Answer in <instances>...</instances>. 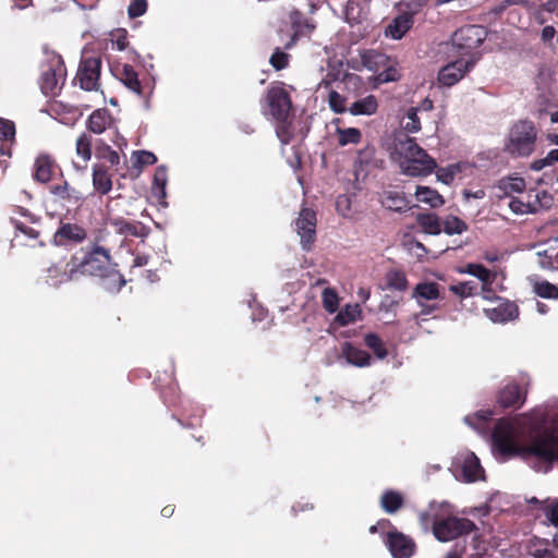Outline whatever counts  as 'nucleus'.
<instances>
[{
  "mask_svg": "<svg viewBox=\"0 0 558 558\" xmlns=\"http://www.w3.org/2000/svg\"><path fill=\"white\" fill-rule=\"evenodd\" d=\"M421 149L423 148L417 145L414 138L401 134L395 140L392 156L399 163V161L409 159L413 157L414 154H418Z\"/></svg>",
  "mask_w": 558,
  "mask_h": 558,
  "instance_id": "aec40b11",
  "label": "nucleus"
},
{
  "mask_svg": "<svg viewBox=\"0 0 558 558\" xmlns=\"http://www.w3.org/2000/svg\"><path fill=\"white\" fill-rule=\"evenodd\" d=\"M76 154L78 157L83 159L84 162H87L92 157V137L82 133L76 140Z\"/></svg>",
  "mask_w": 558,
  "mask_h": 558,
  "instance_id": "a18cd8bd",
  "label": "nucleus"
},
{
  "mask_svg": "<svg viewBox=\"0 0 558 558\" xmlns=\"http://www.w3.org/2000/svg\"><path fill=\"white\" fill-rule=\"evenodd\" d=\"M553 197L546 191L531 189L527 192L512 196L509 201V208L515 215L536 214L542 209L549 208Z\"/></svg>",
  "mask_w": 558,
  "mask_h": 558,
  "instance_id": "423d86ee",
  "label": "nucleus"
},
{
  "mask_svg": "<svg viewBox=\"0 0 558 558\" xmlns=\"http://www.w3.org/2000/svg\"><path fill=\"white\" fill-rule=\"evenodd\" d=\"M486 38V29L480 25H465L457 29L451 37L452 57H470Z\"/></svg>",
  "mask_w": 558,
  "mask_h": 558,
  "instance_id": "39448f33",
  "label": "nucleus"
},
{
  "mask_svg": "<svg viewBox=\"0 0 558 558\" xmlns=\"http://www.w3.org/2000/svg\"><path fill=\"white\" fill-rule=\"evenodd\" d=\"M269 62L276 70H282L289 63V54L277 48L271 54Z\"/></svg>",
  "mask_w": 558,
  "mask_h": 558,
  "instance_id": "6e6d98bb",
  "label": "nucleus"
},
{
  "mask_svg": "<svg viewBox=\"0 0 558 558\" xmlns=\"http://www.w3.org/2000/svg\"><path fill=\"white\" fill-rule=\"evenodd\" d=\"M558 162V148L551 149L544 158L534 160L530 168L534 171H539L545 167L553 166Z\"/></svg>",
  "mask_w": 558,
  "mask_h": 558,
  "instance_id": "603ef678",
  "label": "nucleus"
},
{
  "mask_svg": "<svg viewBox=\"0 0 558 558\" xmlns=\"http://www.w3.org/2000/svg\"><path fill=\"white\" fill-rule=\"evenodd\" d=\"M484 312L487 318L498 324L512 322L519 316V307L515 303L509 301L500 302L496 307L486 308Z\"/></svg>",
  "mask_w": 558,
  "mask_h": 558,
  "instance_id": "a211bd4d",
  "label": "nucleus"
},
{
  "mask_svg": "<svg viewBox=\"0 0 558 558\" xmlns=\"http://www.w3.org/2000/svg\"><path fill=\"white\" fill-rule=\"evenodd\" d=\"M100 70V58L83 57L75 76L80 87L87 92L97 90L99 86Z\"/></svg>",
  "mask_w": 558,
  "mask_h": 558,
  "instance_id": "1a4fd4ad",
  "label": "nucleus"
},
{
  "mask_svg": "<svg viewBox=\"0 0 558 558\" xmlns=\"http://www.w3.org/2000/svg\"><path fill=\"white\" fill-rule=\"evenodd\" d=\"M378 108L377 99L374 95H368L357 99L349 107V112L353 116H372Z\"/></svg>",
  "mask_w": 558,
  "mask_h": 558,
  "instance_id": "7c9ffc66",
  "label": "nucleus"
},
{
  "mask_svg": "<svg viewBox=\"0 0 558 558\" xmlns=\"http://www.w3.org/2000/svg\"><path fill=\"white\" fill-rule=\"evenodd\" d=\"M364 343L368 349H381V339L376 333H367L364 337Z\"/></svg>",
  "mask_w": 558,
  "mask_h": 558,
  "instance_id": "69168bd1",
  "label": "nucleus"
},
{
  "mask_svg": "<svg viewBox=\"0 0 558 558\" xmlns=\"http://www.w3.org/2000/svg\"><path fill=\"white\" fill-rule=\"evenodd\" d=\"M525 181L522 178H504L495 186L496 195L501 197H512L513 194H522L525 191Z\"/></svg>",
  "mask_w": 558,
  "mask_h": 558,
  "instance_id": "393cba45",
  "label": "nucleus"
},
{
  "mask_svg": "<svg viewBox=\"0 0 558 558\" xmlns=\"http://www.w3.org/2000/svg\"><path fill=\"white\" fill-rule=\"evenodd\" d=\"M466 230L468 225L456 216H449L442 222V231L448 235L461 234Z\"/></svg>",
  "mask_w": 558,
  "mask_h": 558,
  "instance_id": "79ce46f5",
  "label": "nucleus"
},
{
  "mask_svg": "<svg viewBox=\"0 0 558 558\" xmlns=\"http://www.w3.org/2000/svg\"><path fill=\"white\" fill-rule=\"evenodd\" d=\"M417 108L412 107L407 111V114L401 122L404 131L409 133H416L421 130V122L417 117Z\"/></svg>",
  "mask_w": 558,
  "mask_h": 558,
  "instance_id": "49530a36",
  "label": "nucleus"
},
{
  "mask_svg": "<svg viewBox=\"0 0 558 558\" xmlns=\"http://www.w3.org/2000/svg\"><path fill=\"white\" fill-rule=\"evenodd\" d=\"M401 77L398 62L389 57V63L377 73L376 81L380 84L396 82Z\"/></svg>",
  "mask_w": 558,
  "mask_h": 558,
  "instance_id": "c9c22d12",
  "label": "nucleus"
},
{
  "mask_svg": "<svg viewBox=\"0 0 558 558\" xmlns=\"http://www.w3.org/2000/svg\"><path fill=\"white\" fill-rule=\"evenodd\" d=\"M120 231L125 235H132L137 238H145L148 234V229L140 222H128L122 221Z\"/></svg>",
  "mask_w": 558,
  "mask_h": 558,
  "instance_id": "09e8293b",
  "label": "nucleus"
},
{
  "mask_svg": "<svg viewBox=\"0 0 558 558\" xmlns=\"http://www.w3.org/2000/svg\"><path fill=\"white\" fill-rule=\"evenodd\" d=\"M538 264L544 269H556L558 268V251L555 248L545 250L538 252Z\"/></svg>",
  "mask_w": 558,
  "mask_h": 558,
  "instance_id": "de8ad7c7",
  "label": "nucleus"
},
{
  "mask_svg": "<svg viewBox=\"0 0 558 558\" xmlns=\"http://www.w3.org/2000/svg\"><path fill=\"white\" fill-rule=\"evenodd\" d=\"M460 271L476 277L484 286L492 279V272L481 264H468Z\"/></svg>",
  "mask_w": 558,
  "mask_h": 558,
  "instance_id": "a19ab883",
  "label": "nucleus"
},
{
  "mask_svg": "<svg viewBox=\"0 0 558 558\" xmlns=\"http://www.w3.org/2000/svg\"><path fill=\"white\" fill-rule=\"evenodd\" d=\"M418 519L425 530L432 527L435 538L441 543L477 530L476 524L470 519L451 515L447 504L432 502L427 510L420 513Z\"/></svg>",
  "mask_w": 558,
  "mask_h": 558,
  "instance_id": "f03ea898",
  "label": "nucleus"
},
{
  "mask_svg": "<svg viewBox=\"0 0 558 558\" xmlns=\"http://www.w3.org/2000/svg\"><path fill=\"white\" fill-rule=\"evenodd\" d=\"M387 286L397 291H405L408 289V280L404 272L400 270H390L386 276Z\"/></svg>",
  "mask_w": 558,
  "mask_h": 558,
  "instance_id": "c03bdc74",
  "label": "nucleus"
},
{
  "mask_svg": "<svg viewBox=\"0 0 558 558\" xmlns=\"http://www.w3.org/2000/svg\"><path fill=\"white\" fill-rule=\"evenodd\" d=\"M65 81V68L61 56L51 54L47 63L41 66L39 85L46 96H54Z\"/></svg>",
  "mask_w": 558,
  "mask_h": 558,
  "instance_id": "0eeeda50",
  "label": "nucleus"
},
{
  "mask_svg": "<svg viewBox=\"0 0 558 558\" xmlns=\"http://www.w3.org/2000/svg\"><path fill=\"white\" fill-rule=\"evenodd\" d=\"M532 556L533 558H557L554 551L548 548L535 549Z\"/></svg>",
  "mask_w": 558,
  "mask_h": 558,
  "instance_id": "774afa93",
  "label": "nucleus"
},
{
  "mask_svg": "<svg viewBox=\"0 0 558 558\" xmlns=\"http://www.w3.org/2000/svg\"><path fill=\"white\" fill-rule=\"evenodd\" d=\"M329 106L335 112L338 113L344 112L347 110L344 106V98L337 92H331L329 94Z\"/></svg>",
  "mask_w": 558,
  "mask_h": 558,
  "instance_id": "680f3d73",
  "label": "nucleus"
},
{
  "mask_svg": "<svg viewBox=\"0 0 558 558\" xmlns=\"http://www.w3.org/2000/svg\"><path fill=\"white\" fill-rule=\"evenodd\" d=\"M267 108H264V114L272 120H284L290 118L291 99L282 85H271L267 89L265 97Z\"/></svg>",
  "mask_w": 558,
  "mask_h": 558,
  "instance_id": "6e6552de",
  "label": "nucleus"
},
{
  "mask_svg": "<svg viewBox=\"0 0 558 558\" xmlns=\"http://www.w3.org/2000/svg\"><path fill=\"white\" fill-rule=\"evenodd\" d=\"M290 118L284 120H274L276 122V134L282 145L290 144L293 137V131L291 128Z\"/></svg>",
  "mask_w": 558,
  "mask_h": 558,
  "instance_id": "37998d69",
  "label": "nucleus"
},
{
  "mask_svg": "<svg viewBox=\"0 0 558 558\" xmlns=\"http://www.w3.org/2000/svg\"><path fill=\"white\" fill-rule=\"evenodd\" d=\"M51 193L56 196L68 198L70 197L69 193V184L68 182H63L62 184L53 185L51 187Z\"/></svg>",
  "mask_w": 558,
  "mask_h": 558,
  "instance_id": "338daca9",
  "label": "nucleus"
},
{
  "mask_svg": "<svg viewBox=\"0 0 558 558\" xmlns=\"http://www.w3.org/2000/svg\"><path fill=\"white\" fill-rule=\"evenodd\" d=\"M416 222L427 234L437 235L442 231V222L439 217L433 213L418 214Z\"/></svg>",
  "mask_w": 558,
  "mask_h": 558,
  "instance_id": "473e14b6",
  "label": "nucleus"
},
{
  "mask_svg": "<svg viewBox=\"0 0 558 558\" xmlns=\"http://www.w3.org/2000/svg\"><path fill=\"white\" fill-rule=\"evenodd\" d=\"M404 506V497L401 493L387 489L380 497V507L387 513H396Z\"/></svg>",
  "mask_w": 558,
  "mask_h": 558,
  "instance_id": "c756f323",
  "label": "nucleus"
},
{
  "mask_svg": "<svg viewBox=\"0 0 558 558\" xmlns=\"http://www.w3.org/2000/svg\"><path fill=\"white\" fill-rule=\"evenodd\" d=\"M290 22L294 31V35L291 41L286 45L287 48H290L294 44V37L307 36L315 28L313 21L306 19L299 10H293L290 12Z\"/></svg>",
  "mask_w": 558,
  "mask_h": 558,
  "instance_id": "5701e85b",
  "label": "nucleus"
},
{
  "mask_svg": "<svg viewBox=\"0 0 558 558\" xmlns=\"http://www.w3.org/2000/svg\"><path fill=\"white\" fill-rule=\"evenodd\" d=\"M492 439L494 448L505 457H535L548 465L555 460L558 461V437L553 432L546 430L536 436L529 446H523L517 440L513 424L507 418H500L494 427Z\"/></svg>",
  "mask_w": 558,
  "mask_h": 558,
  "instance_id": "f257e3e1",
  "label": "nucleus"
},
{
  "mask_svg": "<svg viewBox=\"0 0 558 558\" xmlns=\"http://www.w3.org/2000/svg\"><path fill=\"white\" fill-rule=\"evenodd\" d=\"M484 470L481 466L478 460L476 458L471 460H465L462 465V475L468 483L475 482L480 478L481 473H483Z\"/></svg>",
  "mask_w": 558,
  "mask_h": 558,
  "instance_id": "ea45409f",
  "label": "nucleus"
},
{
  "mask_svg": "<svg viewBox=\"0 0 558 558\" xmlns=\"http://www.w3.org/2000/svg\"><path fill=\"white\" fill-rule=\"evenodd\" d=\"M47 272L46 281L52 287L78 279V269H76L73 258L66 263L52 265Z\"/></svg>",
  "mask_w": 558,
  "mask_h": 558,
  "instance_id": "2eb2a0df",
  "label": "nucleus"
},
{
  "mask_svg": "<svg viewBox=\"0 0 558 558\" xmlns=\"http://www.w3.org/2000/svg\"><path fill=\"white\" fill-rule=\"evenodd\" d=\"M361 316V307L359 304H347L339 311L336 322L342 326L355 322Z\"/></svg>",
  "mask_w": 558,
  "mask_h": 558,
  "instance_id": "4c0bfd02",
  "label": "nucleus"
},
{
  "mask_svg": "<svg viewBox=\"0 0 558 558\" xmlns=\"http://www.w3.org/2000/svg\"><path fill=\"white\" fill-rule=\"evenodd\" d=\"M385 544L393 558H410L416 550L413 538L397 530L387 533Z\"/></svg>",
  "mask_w": 558,
  "mask_h": 558,
  "instance_id": "4468645a",
  "label": "nucleus"
},
{
  "mask_svg": "<svg viewBox=\"0 0 558 558\" xmlns=\"http://www.w3.org/2000/svg\"><path fill=\"white\" fill-rule=\"evenodd\" d=\"M167 184V169L165 166H159L154 175L153 194L159 199L166 197Z\"/></svg>",
  "mask_w": 558,
  "mask_h": 558,
  "instance_id": "58836bf2",
  "label": "nucleus"
},
{
  "mask_svg": "<svg viewBox=\"0 0 558 558\" xmlns=\"http://www.w3.org/2000/svg\"><path fill=\"white\" fill-rule=\"evenodd\" d=\"M412 298L421 307V314L429 315L436 310H438V306L436 304L428 302L436 301L440 298V286L433 281L420 282L413 289Z\"/></svg>",
  "mask_w": 558,
  "mask_h": 558,
  "instance_id": "9b49d317",
  "label": "nucleus"
},
{
  "mask_svg": "<svg viewBox=\"0 0 558 558\" xmlns=\"http://www.w3.org/2000/svg\"><path fill=\"white\" fill-rule=\"evenodd\" d=\"M534 291L538 296L544 299H558V287L548 281L536 282Z\"/></svg>",
  "mask_w": 558,
  "mask_h": 558,
  "instance_id": "8fccbe9b",
  "label": "nucleus"
},
{
  "mask_svg": "<svg viewBox=\"0 0 558 558\" xmlns=\"http://www.w3.org/2000/svg\"><path fill=\"white\" fill-rule=\"evenodd\" d=\"M451 290L462 298H468L476 293L477 284L474 281L461 282L458 286H453Z\"/></svg>",
  "mask_w": 558,
  "mask_h": 558,
  "instance_id": "5fc2aeb1",
  "label": "nucleus"
},
{
  "mask_svg": "<svg viewBox=\"0 0 558 558\" xmlns=\"http://www.w3.org/2000/svg\"><path fill=\"white\" fill-rule=\"evenodd\" d=\"M379 201L381 205L392 211H405L409 206V201L404 193L401 191L387 190L380 194Z\"/></svg>",
  "mask_w": 558,
  "mask_h": 558,
  "instance_id": "4be33fe9",
  "label": "nucleus"
},
{
  "mask_svg": "<svg viewBox=\"0 0 558 558\" xmlns=\"http://www.w3.org/2000/svg\"><path fill=\"white\" fill-rule=\"evenodd\" d=\"M73 260L78 269V277L81 275L97 277L107 290L119 291L125 284L123 276L116 268L117 265L111 262L109 252L102 246L96 245L85 253L81 260L76 257H73Z\"/></svg>",
  "mask_w": 558,
  "mask_h": 558,
  "instance_id": "7ed1b4c3",
  "label": "nucleus"
},
{
  "mask_svg": "<svg viewBox=\"0 0 558 558\" xmlns=\"http://www.w3.org/2000/svg\"><path fill=\"white\" fill-rule=\"evenodd\" d=\"M436 161L424 149L409 159L399 161L401 172L410 177H424L430 174L436 168Z\"/></svg>",
  "mask_w": 558,
  "mask_h": 558,
  "instance_id": "f8f14e48",
  "label": "nucleus"
},
{
  "mask_svg": "<svg viewBox=\"0 0 558 558\" xmlns=\"http://www.w3.org/2000/svg\"><path fill=\"white\" fill-rule=\"evenodd\" d=\"M456 173V167L442 168L437 171V178L441 182L450 184L453 181Z\"/></svg>",
  "mask_w": 558,
  "mask_h": 558,
  "instance_id": "e2e57ef3",
  "label": "nucleus"
},
{
  "mask_svg": "<svg viewBox=\"0 0 558 558\" xmlns=\"http://www.w3.org/2000/svg\"><path fill=\"white\" fill-rule=\"evenodd\" d=\"M428 0H401L399 5L405 14L412 16L413 14L420 12Z\"/></svg>",
  "mask_w": 558,
  "mask_h": 558,
  "instance_id": "864d4df0",
  "label": "nucleus"
},
{
  "mask_svg": "<svg viewBox=\"0 0 558 558\" xmlns=\"http://www.w3.org/2000/svg\"><path fill=\"white\" fill-rule=\"evenodd\" d=\"M118 75L126 88L140 96L142 95V85L132 65L124 64Z\"/></svg>",
  "mask_w": 558,
  "mask_h": 558,
  "instance_id": "72a5a7b5",
  "label": "nucleus"
},
{
  "mask_svg": "<svg viewBox=\"0 0 558 558\" xmlns=\"http://www.w3.org/2000/svg\"><path fill=\"white\" fill-rule=\"evenodd\" d=\"M379 167V161L375 158V148L373 146H366L357 153V158L354 165L355 173H368L371 168Z\"/></svg>",
  "mask_w": 558,
  "mask_h": 558,
  "instance_id": "cd10ccee",
  "label": "nucleus"
},
{
  "mask_svg": "<svg viewBox=\"0 0 558 558\" xmlns=\"http://www.w3.org/2000/svg\"><path fill=\"white\" fill-rule=\"evenodd\" d=\"M134 156L136 158V163L140 166H149L154 165L157 161V157L155 156V154L147 150L134 151Z\"/></svg>",
  "mask_w": 558,
  "mask_h": 558,
  "instance_id": "052dcab7",
  "label": "nucleus"
},
{
  "mask_svg": "<svg viewBox=\"0 0 558 558\" xmlns=\"http://www.w3.org/2000/svg\"><path fill=\"white\" fill-rule=\"evenodd\" d=\"M295 231L300 236L302 248L308 251L316 238V214L303 208L295 221Z\"/></svg>",
  "mask_w": 558,
  "mask_h": 558,
  "instance_id": "ddd939ff",
  "label": "nucleus"
},
{
  "mask_svg": "<svg viewBox=\"0 0 558 558\" xmlns=\"http://www.w3.org/2000/svg\"><path fill=\"white\" fill-rule=\"evenodd\" d=\"M112 122L113 119L107 109H97L88 117L86 125L90 132L101 134L110 129Z\"/></svg>",
  "mask_w": 558,
  "mask_h": 558,
  "instance_id": "a878e982",
  "label": "nucleus"
},
{
  "mask_svg": "<svg viewBox=\"0 0 558 558\" xmlns=\"http://www.w3.org/2000/svg\"><path fill=\"white\" fill-rule=\"evenodd\" d=\"M98 155L113 167H117L120 163L119 154L116 150H112L108 145H105L104 148H99Z\"/></svg>",
  "mask_w": 558,
  "mask_h": 558,
  "instance_id": "bf43d9fd",
  "label": "nucleus"
},
{
  "mask_svg": "<svg viewBox=\"0 0 558 558\" xmlns=\"http://www.w3.org/2000/svg\"><path fill=\"white\" fill-rule=\"evenodd\" d=\"M338 144L347 146L349 144H357L361 142L362 133L356 128H337Z\"/></svg>",
  "mask_w": 558,
  "mask_h": 558,
  "instance_id": "e433bc0d",
  "label": "nucleus"
},
{
  "mask_svg": "<svg viewBox=\"0 0 558 558\" xmlns=\"http://www.w3.org/2000/svg\"><path fill=\"white\" fill-rule=\"evenodd\" d=\"M545 514L549 522L558 529V499L545 509Z\"/></svg>",
  "mask_w": 558,
  "mask_h": 558,
  "instance_id": "0e129e2a",
  "label": "nucleus"
},
{
  "mask_svg": "<svg viewBox=\"0 0 558 558\" xmlns=\"http://www.w3.org/2000/svg\"><path fill=\"white\" fill-rule=\"evenodd\" d=\"M415 196L417 201L428 204L433 208L441 207L445 204L444 197L428 186H417Z\"/></svg>",
  "mask_w": 558,
  "mask_h": 558,
  "instance_id": "f704fd0d",
  "label": "nucleus"
},
{
  "mask_svg": "<svg viewBox=\"0 0 558 558\" xmlns=\"http://www.w3.org/2000/svg\"><path fill=\"white\" fill-rule=\"evenodd\" d=\"M93 185L94 189L105 195L112 189L111 178L104 166L95 165L93 167Z\"/></svg>",
  "mask_w": 558,
  "mask_h": 558,
  "instance_id": "2f4dec72",
  "label": "nucleus"
},
{
  "mask_svg": "<svg viewBox=\"0 0 558 558\" xmlns=\"http://www.w3.org/2000/svg\"><path fill=\"white\" fill-rule=\"evenodd\" d=\"M371 0H348L345 5V19L349 23H360L369 13Z\"/></svg>",
  "mask_w": 558,
  "mask_h": 558,
  "instance_id": "bb28decb",
  "label": "nucleus"
},
{
  "mask_svg": "<svg viewBox=\"0 0 558 558\" xmlns=\"http://www.w3.org/2000/svg\"><path fill=\"white\" fill-rule=\"evenodd\" d=\"M360 59L362 65L374 73H378L389 63V57L386 53L373 49L360 51Z\"/></svg>",
  "mask_w": 558,
  "mask_h": 558,
  "instance_id": "b1692460",
  "label": "nucleus"
},
{
  "mask_svg": "<svg viewBox=\"0 0 558 558\" xmlns=\"http://www.w3.org/2000/svg\"><path fill=\"white\" fill-rule=\"evenodd\" d=\"M374 356L369 354V351H340L338 360L347 364L354 365L357 367H364L371 365L372 360H384L389 351H373Z\"/></svg>",
  "mask_w": 558,
  "mask_h": 558,
  "instance_id": "f3484780",
  "label": "nucleus"
},
{
  "mask_svg": "<svg viewBox=\"0 0 558 558\" xmlns=\"http://www.w3.org/2000/svg\"><path fill=\"white\" fill-rule=\"evenodd\" d=\"M15 136V125L12 121L0 119V140L13 141Z\"/></svg>",
  "mask_w": 558,
  "mask_h": 558,
  "instance_id": "4d7b16f0",
  "label": "nucleus"
},
{
  "mask_svg": "<svg viewBox=\"0 0 558 558\" xmlns=\"http://www.w3.org/2000/svg\"><path fill=\"white\" fill-rule=\"evenodd\" d=\"M497 402L504 409H520L525 402V392L518 384L509 383L499 390Z\"/></svg>",
  "mask_w": 558,
  "mask_h": 558,
  "instance_id": "dca6fc26",
  "label": "nucleus"
},
{
  "mask_svg": "<svg viewBox=\"0 0 558 558\" xmlns=\"http://www.w3.org/2000/svg\"><path fill=\"white\" fill-rule=\"evenodd\" d=\"M412 16L409 14H401L392 20L386 28V35L392 39H401L405 33L412 27Z\"/></svg>",
  "mask_w": 558,
  "mask_h": 558,
  "instance_id": "c85d7f7f",
  "label": "nucleus"
},
{
  "mask_svg": "<svg viewBox=\"0 0 558 558\" xmlns=\"http://www.w3.org/2000/svg\"><path fill=\"white\" fill-rule=\"evenodd\" d=\"M147 10V1L146 0H133L129 8L128 14L130 17H138L142 16Z\"/></svg>",
  "mask_w": 558,
  "mask_h": 558,
  "instance_id": "13d9d810",
  "label": "nucleus"
},
{
  "mask_svg": "<svg viewBox=\"0 0 558 558\" xmlns=\"http://www.w3.org/2000/svg\"><path fill=\"white\" fill-rule=\"evenodd\" d=\"M322 301L324 308L333 314L338 310L339 298L336 291L331 288H326L322 293Z\"/></svg>",
  "mask_w": 558,
  "mask_h": 558,
  "instance_id": "3c124183",
  "label": "nucleus"
},
{
  "mask_svg": "<svg viewBox=\"0 0 558 558\" xmlns=\"http://www.w3.org/2000/svg\"><path fill=\"white\" fill-rule=\"evenodd\" d=\"M86 238L84 228L75 223H63L59 227L53 235V241L58 245H65L68 243H81Z\"/></svg>",
  "mask_w": 558,
  "mask_h": 558,
  "instance_id": "6ab92c4d",
  "label": "nucleus"
},
{
  "mask_svg": "<svg viewBox=\"0 0 558 558\" xmlns=\"http://www.w3.org/2000/svg\"><path fill=\"white\" fill-rule=\"evenodd\" d=\"M56 169V162L51 156L40 154L35 159L34 163V179L40 183H47L51 180Z\"/></svg>",
  "mask_w": 558,
  "mask_h": 558,
  "instance_id": "412c9836",
  "label": "nucleus"
},
{
  "mask_svg": "<svg viewBox=\"0 0 558 558\" xmlns=\"http://www.w3.org/2000/svg\"><path fill=\"white\" fill-rule=\"evenodd\" d=\"M537 129L530 120L517 121L508 133L506 151L512 157H529L536 149Z\"/></svg>",
  "mask_w": 558,
  "mask_h": 558,
  "instance_id": "20e7f679",
  "label": "nucleus"
},
{
  "mask_svg": "<svg viewBox=\"0 0 558 558\" xmlns=\"http://www.w3.org/2000/svg\"><path fill=\"white\" fill-rule=\"evenodd\" d=\"M458 59L442 66L438 73V82L447 87L457 84L473 68V58L457 57Z\"/></svg>",
  "mask_w": 558,
  "mask_h": 558,
  "instance_id": "9d476101",
  "label": "nucleus"
}]
</instances>
